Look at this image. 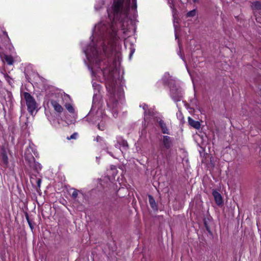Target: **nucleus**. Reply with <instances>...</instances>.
Here are the masks:
<instances>
[{"mask_svg":"<svg viewBox=\"0 0 261 261\" xmlns=\"http://www.w3.org/2000/svg\"><path fill=\"white\" fill-rule=\"evenodd\" d=\"M130 4V0H114L111 13L108 11L109 17L113 21H124L128 16Z\"/></svg>","mask_w":261,"mask_h":261,"instance_id":"nucleus-1","label":"nucleus"},{"mask_svg":"<svg viewBox=\"0 0 261 261\" xmlns=\"http://www.w3.org/2000/svg\"><path fill=\"white\" fill-rule=\"evenodd\" d=\"M102 54L100 53L95 47H93L91 51L92 56L95 60L96 64L98 65L100 64L103 56L109 57L111 55V52L109 46L103 45L102 46Z\"/></svg>","mask_w":261,"mask_h":261,"instance_id":"nucleus-2","label":"nucleus"},{"mask_svg":"<svg viewBox=\"0 0 261 261\" xmlns=\"http://www.w3.org/2000/svg\"><path fill=\"white\" fill-rule=\"evenodd\" d=\"M23 97L26 102L29 112L32 115L37 109V103L34 97L28 92L23 93Z\"/></svg>","mask_w":261,"mask_h":261,"instance_id":"nucleus-3","label":"nucleus"},{"mask_svg":"<svg viewBox=\"0 0 261 261\" xmlns=\"http://www.w3.org/2000/svg\"><path fill=\"white\" fill-rule=\"evenodd\" d=\"M24 159L26 164L33 169L37 170V166L35 162V158L31 153L24 154Z\"/></svg>","mask_w":261,"mask_h":261,"instance_id":"nucleus-4","label":"nucleus"},{"mask_svg":"<svg viewBox=\"0 0 261 261\" xmlns=\"http://www.w3.org/2000/svg\"><path fill=\"white\" fill-rule=\"evenodd\" d=\"M169 3L171 4L170 8L172 9V15L173 17V23L175 28L176 29L177 27V24L178 23V14L177 10L175 7L174 0H171V2Z\"/></svg>","mask_w":261,"mask_h":261,"instance_id":"nucleus-5","label":"nucleus"},{"mask_svg":"<svg viewBox=\"0 0 261 261\" xmlns=\"http://www.w3.org/2000/svg\"><path fill=\"white\" fill-rule=\"evenodd\" d=\"M213 196L215 198L216 203L220 205L223 203V199L221 194L216 190H214L212 193Z\"/></svg>","mask_w":261,"mask_h":261,"instance_id":"nucleus-6","label":"nucleus"},{"mask_svg":"<svg viewBox=\"0 0 261 261\" xmlns=\"http://www.w3.org/2000/svg\"><path fill=\"white\" fill-rule=\"evenodd\" d=\"M163 143L164 147L168 149L171 147L172 142L170 137L168 136H164Z\"/></svg>","mask_w":261,"mask_h":261,"instance_id":"nucleus-7","label":"nucleus"},{"mask_svg":"<svg viewBox=\"0 0 261 261\" xmlns=\"http://www.w3.org/2000/svg\"><path fill=\"white\" fill-rule=\"evenodd\" d=\"M188 122L190 125L196 129H198L200 128L201 125L200 122L198 121L193 120L191 117L188 118Z\"/></svg>","mask_w":261,"mask_h":261,"instance_id":"nucleus-8","label":"nucleus"},{"mask_svg":"<svg viewBox=\"0 0 261 261\" xmlns=\"http://www.w3.org/2000/svg\"><path fill=\"white\" fill-rule=\"evenodd\" d=\"M149 202L150 206L153 210H158V205L155 201L154 198L151 195H148Z\"/></svg>","mask_w":261,"mask_h":261,"instance_id":"nucleus-9","label":"nucleus"},{"mask_svg":"<svg viewBox=\"0 0 261 261\" xmlns=\"http://www.w3.org/2000/svg\"><path fill=\"white\" fill-rule=\"evenodd\" d=\"M51 104L53 106L54 109L58 112L61 113L63 111V108L55 100H51Z\"/></svg>","mask_w":261,"mask_h":261,"instance_id":"nucleus-10","label":"nucleus"},{"mask_svg":"<svg viewBox=\"0 0 261 261\" xmlns=\"http://www.w3.org/2000/svg\"><path fill=\"white\" fill-rule=\"evenodd\" d=\"M159 125L161 127V128L162 129V132L163 134H169L168 129L167 128V127L166 126V123L163 121L162 120H160L159 121Z\"/></svg>","mask_w":261,"mask_h":261,"instance_id":"nucleus-11","label":"nucleus"},{"mask_svg":"<svg viewBox=\"0 0 261 261\" xmlns=\"http://www.w3.org/2000/svg\"><path fill=\"white\" fill-rule=\"evenodd\" d=\"M251 7L253 10H261V2L259 1L252 2Z\"/></svg>","mask_w":261,"mask_h":261,"instance_id":"nucleus-12","label":"nucleus"},{"mask_svg":"<svg viewBox=\"0 0 261 261\" xmlns=\"http://www.w3.org/2000/svg\"><path fill=\"white\" fill-rule=\"evenodd\" d=\"M2 59H3V60L5 61L9 65H12L13 63V62H14L13 59L12 57L11 56L5 55L2 57Z\"/></svg>","mask_w":261,"mask_h":261,"instance_id":"nucleus-13","label":"nucleus"},{"mask_svg":"<svg viewBox=\"0 0 261 261\" xmlns=\"http://www.w3.org/2000/svg\"><path fill=\"white\" fill-rule=\"evenodd\" d=\"M170 91L173 96L179 97L180 96V92L178 90V89H174L173 88H171Z\"/></svg>","mask_w":261,"mask_h":261,"instance_id":"nucleus-14","label":"nucleus"},{"mask_svg":"<svg viewBox=\"0 0 261 261\" xmlns=\"http://www.w3.org/2000/svg\"><path fill=\"white\" fill-rule=\"evenodd\" d=\"M120 145H122L125 149H127L128 148V144L126 141L122 139L121 141H118Z\"/></svg>","mask_w":261,"mask_h":261,"instance_id":"nucleus-15","label":"nucleus"},{"mask_svg":"<svg viewBox=\"0 0 261 261\" xmlns=\"http://www.w3.org/2000/svg\"><path fill=\"white\" fill-rule=\"evenodd\" d=\"M197 12L196 9L188 12L186 14V17H193L196 15Z\"/></svg>","mask_w":261,"mask_h":261,"instance_id":"nucleus-16","label":"nucleus"},{"mask_svg":"<svg viewBox=\"0 0 261 261\" xmlns=\"http://www.w3.org/2000/svg\"><path fill=\"white\" fill-rule=\"evenodd\" d=\"M25 216L31 229L32 230L34 228V226L32 221L30 219L29 215L27 213H25Z\"/></svg>","mask_w":261,"mask_h":261,"instance_id":"nucleus-17","label":"nucleus"},{"mask_svg":"<svg viewBox=\"0 0 261 261\" xmlns=\"http://www.w3.org/2000/svg\"><path fill=\"white\" fill-rule=\"evenodd\" d=\"M66 108L69 111V112L71 113H73L74 112V109L70 103H67L65 105Z\"/></svg>","mask_w":261,"mask_h":261,"instance_id":"nucleus-18","label":"nucleus"},{"mask_svg":"<svg viewBox=\"0 0 261 261\" xmlns=\"http://www.w3.org/2000/svg\"><path fill=\"white\" fill-rule=\"evenodd\" d=\"M2 161L5 164L7 165L8 159L7 155L5 153L2 154Z\"/></svg>","mask_w":261,"mask_h":261,"instance_id":"nucleus-19","label":"nucleus"},{"mask_svg":"<svg viewBox=\"0 0 261 261\" xmlns=\"http://www.w3.org/2000/svg\"><path fill=\"white\" fill-rule=\"evenodd\" d=\"M72 190H73L72 193V195H71V197L73 198V199H75L77 198V196H78V192L79 191L77 190L76 189H72Z\"/></svg>","mask_w":261,"mask_h":261,"instance_id":"nucleus-20","label":"nucleus"},{"mask_svg":"<svg viewBox=\"0 0 261 261\" xmlns=\"http://www.w3.org/2000/svg\"><path fill=\"white\" fill-rule=\"evenodd\" d=\"M204 225L206 229V230L211 234H212V232L211 231L210 228L207 224V221L205 219H204Z\"/></svg>","mask_w":261,"mask_h":261,"instance_id":"nucleus-21","label":"nucleus"},{"mask_svg":"<svg viewBox=\"0 0 261 261\" xmlns=\"http://www.w3.org/2000/svg\"><path fill=\"white\" fill-rule=\"evenodd\" d=\"M5 78L6 80L9 83L10 85H11L12 83V78L9 76L8 74L5 75Z\"/></svg>","mask_w":261,"mask_h":261,"instance_id":"nucleus-22","label":"nucleus"},{"mask_svg":"<svg viewBox=\"0 0 261 261\" xmlns=\"http://www.w3.org/2000/svg\"><path fill=\"white\" fill-rule=\"evenodd\" d=\"M77 134L76 133H74L72 135H71L70 137H68L67 139L68 140L75 139L77 136Z\"/></svg>","mask_w":261,"mask_h":261,"instance_id":"nucleus-23","label":"nucleus"},{"mask_svg":"<svg viewBox=\"0 0 261 261\" xmlns=\"http://www.w3.org/2000/svg\"><path fill=\"white\" fill-rule=\"evenodd\" d=\"M133 2V5H132V9H135L137 8V2L136 0H132Z\"/></svg>","mask_w":261,"mask_h":261,"instance_id":"nucleus-24","label":"nucleus"},{"mask_svg":"<svg viewBox=\"0 0 261 261\" xmlns=\"http://www.w3.org/2000/svg\"><path fill=\"white\" fill-rule=\"evenodd\" d=\"M41 179H38L37 181V186L39 188H40V184H41Z\"/></svg>","mask_w":261,"mask_h":261,"instance_id":"nucleus-25","label":"nucleus"},{"mask_svg":"<svg viewBox=\"0 0 261 261\" xmlns=\"http://www.w3.org/2000/svg\"><path fill=\"white\" fill-rule=\"evenodd\" d=\"M143 108L144 110H146V109L147 108V106L146 105H144L143 107Z\"/></svg>","mask_w":261,"mask_h":261,"instance_id":"nucleus-26","label":"nucleus"},{"mask_svg":"<svg viewBox=\"0 0 261 261\" xmlns=\"http://www.w3.org/2000/svg\"><path fill=\"white\" fill-rule=\"evenodd\" d=\"M193 1L194 3H198V0H193Z\"/></svg>","mask_w":261,"mask_h":261,"instance_id":"nucleus-27","label":"nucleus"},{"mask_svg":"<svg viewBox=\"0 0 261 261\" xmlns=\"http://www.w3.org/2000/svg\"><path fill=\"white\" fill-rule=\"evenodd\" d=\"M98 128H99V129H100V125H99V124H98Z\"/></svg>","mask_w":261,"mask_h":261,"instance_id":"nucleus-28","label":"nucleus"},{"mask_svg":"<svg viewBox=\"0 0 261 261\" xmlns=\"http://www.w3.org/2000/svg\"><path fill=\"white\" fill-rule=\"evenodd\" d=\"M133 53V51H132V53L130 54V56H132V54Z\"/></svg>","mask_w":261,"mask_h":261,"instance_id":"nucleus-29","label":"nucleus"}]
</instances>
